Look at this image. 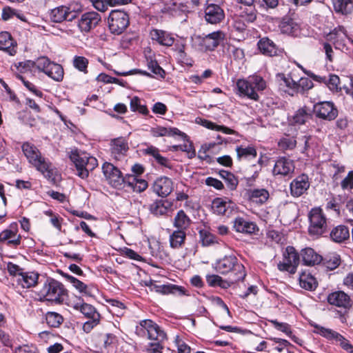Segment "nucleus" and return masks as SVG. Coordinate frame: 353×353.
Listing matches in <instances>:
<instances>
[{"label":"nucleus","mask_w":353,"mask_h":353,"mask_svg":"<svg viewBox=\"0 0 353 353\" xmlns=\"http://www.w3.org/2000/svg\"><path fill=\"white\" fill-rule=\"evenodd\" d=\"M190 219L183 210H179L174 218L173 225L178 229L177 230L185 231L190 227Z\"/></svg>","instance_id":"obj_38"},{"label":"nucleus","mask_w":353,"mask_h":353,"mask_svg":"<svg viewBox=\"0 0 353 353\" xmlns=\"http://www.w3.org/2000/svg\"><path fill=\"white\" fill-rule=\"evenodd\" d=\"M22 150L28 161L32 164L37 170L41 172L46 178L50 179L53 175L51 163L43 158L38 148L29 143H24Z\"/></svg>","instance_id":"obj_3"},{"label":"nucleus","mask_w":353,"mask_h":353,"mask_svg":"<svg viewBox=\"0 0 353 353\" xmlns=\"http://www.w3.org/2000/svg\"><path fill=\"white\" fill-rule=\"evenodd\" d=\"M236 209V205L228 198H215L212 202V212L217 215L230 216Z\"/></svg>","instance_id":"obj_16"},{"label":"nucleus","mask_w":353,"mask_h":353,"mask_svg":"<svg viewBox=\"0 0 353 353\" xmlns=\"http://www.w3.org/2000/svg\"><path fill=\"white\" fill-rule=\"evenodd\" d=\"M299 284L302 288L310 291L314 290L318 285L316 279L310 274L305 272L299 276Z\"/></svg>","instance_id":"obj_41"},{"label":"nucleus","mask_w":353,"mask_h":353,"mask_svg":"<svg viewBox=\"0 0 353 353\" xmlns=\"http://www.w3.org/2000/svg\"><path fill=\"white\" fill-rule=\"evenodd\" d=\"M70 8L67 6H59L52 9L50 14L52 21L54 23H61L63 21H72L75 19L74 12L68 11Z\"/></svg>","instance_id":"obj_27"},{"label":"nucleus","mask_w":353,"mask_h":353,"mask_svg":"<svg viewBox=\"0 0 353 353\" xmlns=\"http://www.w3.org/2000/svg\"><path fill=\"white\" fill-rule=\"evenodd\" d=\"M144 153L154 157L159 164L166 168H170V163L169 160L161 156L158 148L154 146H150L144 150Z\"/></svg>","instance_id":"obj_43"},{"label":"nucleus","mask_w":353,"mask_h":353,"mask_svg":"<svg viewBox=\"0 0 353 353\" xmlns=\"http://www.w3.org/2000/svg\"><path fill=\"white\" fill-rule=\"evenodd\" d=\"M151 39L157 41L161 46H172L174 43V39L172 34L166 31L153 29L150 32Z\"/></svg>","instance_id":"obj_29"},{"label":"nucleus","mask_w":353,"mask_h":353,"mask_svg":"<svg viewBox=\"0 0 353 353\" xmlns=\"http://www.w3.org/2000/svg\"><path fill=\"white\" fill-rule=\"evenodd\" d=\"M126 183L128 186L132 188L134 190L143 192L148 188V183L143 179H138L133 175L128 176Z\"/></svg>","instance_id":"obj_47"},{"label":"nucleus","mask_w":353,"mask_h":353,"mask_svg":"<svg viewBox=\"0 0 353 353\" xmlns=\"http://www.w3.org/2000/svg\"><path fill=\"white\" fill-rule=\"evenodd\" d=\"M270 322L276 329L285 333L288 336H291L292 331L290 325L286 323H279L276 320H270Z\"/></svg>","instance_id":"obj_61"},{"label":"nucleus","mask_w":353,"mask_h":353,"mask_svg":"<svg viewBox=\"0 0 353 353\" xmlns=\"http://www.w3.org/2000/svg\"><path fill=\"white\" fill-rule=\"evenodd\" d=\"M330 236L336 243H343L350 238L349 228L344 225H337L331 230Z\"/></svg>","instance_id":"obj_33"},{"label":"nucleus","mask_w":353,"mask_h":353,"mask_svg":"<svg viewBox=\"0 0 353 353\" xmlns=\"http://www.w3.org/2000/svg\"><path fill=\"white\" fill-rule=\"evenodd\" d=\"M174 50L178 52L180 58L183 59L186 54L185 49L186 47V41L184 39L176 40L174 43Z\"/></svg>","instance_id":"obj_60"},{"label":"nucleus","mask_w":353,"mask_h":353,"mask_svg":"<svg viewBox=\"0 0 353 353\" xmlns=\"http://www.w3.org/2000/svg\"><path fill=\"white\" fill-rule=\"evenodd\" d=\"M0 50L8 52L10 55H13L16 52L13 46V39L8 32L0 33Z\"/></svg>","instance_id":"obj_39"},{"label":"nucleus","mask_w":353,"mask_h":353,"mask_svg":"<svg viewBox=\"0 0 353 353\" xmlns=\"http://www.w3.org/2000/svg\"><path fill=\"white\" fill-rule=\"evenodd\" d=\"M183 140L186 141V142L179 146L180 150L185 152L188 154V157L191 159L195 156V150L193 148L192 143L189 141L187 138Z\"/></svg>","instance_id":"obj_62"},{"label":"nucleus","mask_w":353,"mask_h":353,"mask_svg":"<svg viewBox=\"0 0 353 353\" xmlns=\"http://www.w3.org/2000/svg\"><path fill=\"white\" fill-rule=\"evenodd\" d=\"M175 342L177 347L178 353H190V347L187 345L182 339L177 337Z\"/></svg>","instance_id":"obj_64"},{"label":"nucleus","mask_w":353,"mask_h":353,"mask_svg":"<svg viewBox=\"0 0 353 353\" xmlns=\"http://www.w3.org/2000/svg\"><path fill=\"white\" fill-rule=\"evenodd\" d=\"M70 160L74 163L77 175L81 179L86 178L89 171L92 170L97 165V159L89 154L74 150L70 154Z\"/></svg>","instance_id":"obj_6"},{"label":"nucleus","mask_w":353,"mask_h":353,"mask_svg":"<svg viewBox=\"0 0 353 353\" xmlns=\"http://www.w3.org/2000/svg\"><path fill=\"white\" fill-rule=\"evenodd\" d=\"M172 202L168 200H157L150 205L151 213L157 216L167 214L169 212L173 210Z\"/></svg>","instance_id":"obj_28"},{"label":"nucleus","mask_w":353,"mask_h":353,"mask_svg":"<svg viewBox=\"0 0 353 353\" xmlns=\"http://www.w3.org/2000/svg\"><path fill=\"white\" fill-rule=\"evenodd\" d=\"M41 300L62 303L67 296V290L59 281L48 279L39 292Z\"/></svg>","instance_id":"obj_4"},{"label":"nucleus","mask_w":353,"mask_h":353,"mask_svg":"<svg viewBox=\"0 0 353 353\" xmlns=\"http://www.w3.org/2000/svg\"><path fill=\"white\" fill-rule=\"evenodd\" d=\"M327 302L332 305L342 308L351 307V299L350 296L343 291H336L330 293L327 298Z\"/></svg>","instance_id":"obj_24"},{"label":"nucleus","mask_w":353,"mask_h":353,"mask_svg":"<svg viewBox=\"0 0 353 353\" xmlns=\"http://www.w3.org/2000/svg\"><path fill=\"white\" fill-rule=\"evenodd\" d=\"M341 186L343 190L353 189V171L348 172L347 176L341 181Z\"/></svg>","instance_id":"obj_63"},{"label":"nucleus","mask_w":353,"mask_h":353,"mask_svg":"<svg viewBox=\"0 0 353 353\" xmlns=\"http://www.w3.org/2000/svg\"><path fill=\"white\" fill-rule=\"evenodd\" d=\"M310 183L308 176L301 174L296 176L290 183L291 194L294 197L303 195L310 188Z\"/></svg>","instance_id":"obj_20"},{"label":"nucleus","mask_w":353,"mask_h":353,"mask_svg":"<svg viewBox=\"0 0 353 353\" xmlns=\"http://www.w3.org/2000/svg\"><path fill=\"white\" fill-rule=\"evenodd\" d=\"M322 265L329 270H334L338 268L341 263V258L336 254H331L327 255L324 258L322 257L321 262Z\"/></svg>","instance_id":"obj_44"},{"label":"nucleus","mask_w":353,"mask_h":353,"mask_svg":"<svg viewBox=\"0 0 353 353\" xmlns=\"http://www.w3.org/2000/svg\"><path fill=\"white\" fill-rule=\"evenodd\" d=\"M326 40L332 43L335 49L342 52L347 50V44L353 45V40L347 36V30L343 26H338L326 35Z\"/></svg>","instance_id":"obj_9"},{"label":"nucleus","mask_w":353,"mask_h":353,"mask_svg":"<svg viewBox=\"0 0 353 353\" xmlns=\"http://www.w3.org/2000/svg\"><path fill=\"white\" fill-rule=\"evenodd\" d=\"M309 234L318 238L327 232V219L319 208H312L309 213Z\"/></svg>","instance_id":"obj_7"},{"label":"nucleus","mask_w":353,"mask_h":353,"mask_svg":"<svg viewBox=\"0 0 353 353\" xmlns=\"http://www.w3.org/2000/svg\"><path fill=\"white\" fill-rule=\"evenodd\" d=\"M294 170V165L292 160L280 157L276 160L272 172L274 175L288 176L293 173Z\"/></svg>","instance_id":"obj_25"},{"label":"nucleus","mask_w":353,"mask_h":353,"mask_svg":"<svg viewBox=\"0 0 353 353\" xmlns=\"http://www.w3.org/2000/svg\"><path fill=\"white\" fill-rule=\"evenodd\" d=\"M233 228L236 232L245 234H254L259 231V228L254 222L248 221L241 216L234 219Z\"/></svg>","instance_id":"obj_21"},{"label":"nucleus","mask_w":353,"mask_h":353,"mask_svg":"<svg viewBox=\"0 0 353 353\" xmlns=\"http://www.w3.org/2000/svg\"><path fill=\"white\" fill-rule=\"evenodd\" d=\"M313 111L316 117L327 121L334 120L338 115V110L331 101L316 103L314 105Z\"/></svg>","instance_id":"obj_15"},{"label":"nucleus","mask_w":353,"mask_h":353,"mask_svg":"<svg viewBox=\"0 0 353 353\" xmlns=\"http://www.w3.org/2000/svg\"><path fill=\"white\" fill-rule=\"evenodd\" d=\"M88 60L84 57L76 56L73 59V65L79 71L87 72Z\"/></svg>","instance_id":"obj_55"},{"label":"nucleus","mask_w":353,"mask_h":353,"mask_svg":"<svg viewBox=\"0 0 353 353\" xmlns=\"http://www.w3.org/2000/svg\"><path fill=\"white\" fill-rule=\"evenodd\" d=\"M150 288L152 291H154L163 295L169 294H178L179 295L185 294V291L183 287L171 283L161 285L156 282H151Z\"/></svg>","instance_id":"obj_26"},{"label":"nucleus","mask_w":353,"mask_h":353,"mask_svg":"<svg viewBox=\"0 0 353 353\" xmlns=\"http://www.w3.org/2000/svg\"><path fill=\"white\" fill-rule=\"evenodd\" d=\"M296 145V140L290 137H283L279 142V147L283 150H292L295 148Z\"/></svg>","instance_id":"obj_58"},{"label":"nucleus","mask_w":353,"mask_h":353,"mask_svg":"<svg viewBox=\"0 0 353 353\" xmlns=\"http://www.w3.org/2000/svg\"><path fill=\"white\" fill-rule=\"evenodd\" d=\"M332 3L337 13L348 14L353 11V0H332Z\"/></svg>","instance_id":"obj_37"},{"label":"nucleus","mask_w":353,"mask_h":353,"mask_svg":"<svg viewBox=\"0 0 353 353\" xmlns=\"http://www.w3.org/2000/svg\"><path fill=\"white\" fill-rule=\"evenodd\" d=\"M103 173L108 183L116 188H122L126 183L128 176L123 177L121 172L110 163H105L102 167Z\"/></svg>","instance_id":"obj_14"},{"label":"nucleus","mask_w":353,"mask_h":353,"mask_svg":"<svg viewBox=\"0 0 353 353\" xmlns=\"http://www.w3.org/2000/svg\"><path fill=\"white\" fill-rule=\"evenodd\" d=\"M276 80L279 82L280 85H284L294 92L296 81L290 75L285 76L283 73H279L276 75Z\"/></svg>","instance_id":"obj_51"},{"label":"nucleus","mask_w":353,"mask_h":353,"mask_svg":"<svg viewBox=\"0 0 353 353\" xmlns=\"http://www.w3.org/2000/svg\"><path fill=\"white\" fill-rule=\"evenodd\" d=\"M101 15L94 11L83 13L78 21V27L82 32H89L101 21Z\"/></svg>","instance_id":"obj_17"},{"label":"nucleus","mask_w":353,"mask_h":353,"mask_svg":"<svg viewBox=\"0 0 353 353\" xmlns=\"http://www.w3.org/2000/svg\"><path fill=\"white\" fill-rule=\"evenodd\" d=\"M312 117L311 111L306 106L299 108L292 117V123L303 125Z\"/></svg>","instance_id":"obj_40"},{"label":"nucleus","mask_w":353,"mask_h":353,"mask_svg":"<svg viewBox=\"0 0 353 353\" xmlns=\"http://www.w3.org/2000/svg\"><path fill=\"white\" fill-rule=\"evenodd\" d=\"M92 6L100 12H105L108 6H115L117 5H125L129 3L131 0H89Z\"/></svg>","instance_id":"obj_34"},{"label":"nucleus","mask_w":353,"mask_h":353,"mask_svg":"<svg viewBox=\"0 0 353 353\" xmlns=\"http://www.w3.org/2000/svg\"><path fill=\"white\" fill-rule=\"evenodd\" d=\"M237 157L239 159L249 158L256 157V150L252 146L243 147L242 145L238 146L236 148Z\"/></svg>","instance_id":"obj_50"},{"label":"nucleus","mask_w":353,"mask_h":353,"mask_svg":"<svg viewBox=\"0 0 353 353\" xmlns=\"http://www.w3.org/2000/svg\"><path fill=\"white\" fill-rule=\"evenodd\" d=\"M186 238V233L183 230L174 231L170 236V245L172 248L178 249L181 248Z\"/></svg>","instance_id":"obj_42"},{"label":"nucleus","mask_w":353,"mask_h":353,"mask_svg":"<svg viewBox=\"0 0 353 353\" xmlns=\"http://www.w3.org/2000/svg\"><path fill=\"white\" fill-rule=\"evenodd\" d=\"M313 327L315 328V333L329 340H334L343 349L350 353H353V345L339 333L332 329L326 328L317 324L313 325Z\"/></svg>","instance_id":"obj_13"},{"label":"nucleus","mask_w":353,"mask_h":353,"mask_svg":"<svg viewBox=\"0 0 353 353\" xmlns=\"http://www.w3.org/2000/svg\"><path fill=\"white\" fill-rule=\"evenodd\" d=\"M199 236L203 246H208L215 242L214 236L206 230H200Z\"/></svg>","instance_id":"obj_56"},{"label":"nucleus","mask_w":353,"mask_h":353,"mask_svg":"<svg viewBox=\"0 0 353 353\" xmlns=\"http://www.w3.org/2000/svg\"><path fill=\"white\" fill-rule=\"evenodd\" d=\"M249 200L257 204L265 203L269 198V192L265 188L250 189L247 191Z\"/></svg>","instance_id":"obj_32"},{"label":"nucleus","mask_w":353,"mask_h":353,"mask_svg":"<svg viewBox=\"0 0 353 353\" xmlns=\"http://www.w3.org/2000/svg\"><path fill=\"white\" fill-rule=\"evenodd\" d=\"M242 19L248 23H252L256 19V11L253 6H248L245 10L242 11L239 15Z\"/></svg>","instance_id":"obj_52"},{"label":"nucleus","mask_w":353,"mask_h":353,"mask_svg":"<svg viewBox=\"0 0 353 353\" xmlns=\"http://www.w3.org/2000/svg\"><path fill=\"white\" fill-rule=\"evenodd\" d=\"M204 17L207 23L217 24L225 19V12L220 6L210 3L205 8Z\"/></svg>","instance_id":"obj_19"},{"label":"nucleus","mask_w":353,"mask_h":353,"mask_svg":"<svg viewBox=\"0 0 353 353\" xmlns=\"http://www.w3.org/2000/svg\"><path fill=\"white\" fill-rule=\"evenodd\" d=\"M300 262V256L292 246H288L283 252V260L277 267L280 271H286L294 274Z\"/></svg>","instance_id":"obj_11"},{"label":"nucleus","mask_w":353,"mask_h":353,"mask_svg":"<svg viewBox=\"0 0 353 353\" xmlns=\"http://www.w3.org/2000/svg\"><path fill=\"white\" fill-rule=\"evenodd\" d=\"M173 182L171 179L162 176L158 178L153 184V191L159 196L165 197L173 190Z\"/></svg>","instance_id":"obj_22"},{"label":"nucleus","mask_w":353,"mask_h":353,"mask_svg":"<svg viewBox=\"0 0 353 353\" xmlns=\"http://www.w3.org/2000/svg\"><path fill=\"white\" fill-rule=\"evenodd\" d=\"M301 256L303 264L307 266L319 264L322 261V256L311 248L303 249L301 251Z\"/></svg>","instance_id":"obj_30"},{"label":"nucleus","mask_w":353,"mask_h":353,"mask_svg":"<svg viewBox=\"0 0 353 353\" xmlns=\"http://www.w3.org/2000/svg\"><path fill=\"white\" fill-rule=\"evenodd\" d=\"M39 274L34 272H22L18 282L24 288H30L37 284Z\"/></svg>","instance_id":"obj_36"},{"label":"nucleus","mask_w":353,"mask_h":353,"mask_svg":"<svg viewBox=\"0 0 353 353\" xmlns=\"http://www.w3.org/2000/svg\"><path fill=\"white\" fill-rule=\"evenodd\" d=\"M314 84L312 80L307 77H301L299 79V81H296L294 92L303 93L305 91L312 88Z\"/></svg>","instance_id":"obj_49"},{"label":"nucleus","mask_w":353,"mask_h":353,"mask_svg":"<svg viewBox=\"0 0 353 353\" xmlns=\"http://www.w3.org/2000/svg\"><path fill=\"white\" fill-rule=\"evenodd\" d=\"M265 87V81L259 76L250 77L248 79H239L236 82L239 95L254 101H258L259 98L257 91H262Z\"/></svg>","instance_id":"obj_5"},{"label":"nucleus","mask_w":353,"mask_h":353,"mask_svg":"<svg viewBox=\"0 0 353 353\" xmlns=\"http://www.w3.org/2000/svg\"><path fill=\"white\" fill-rule=\"evenodd\" d=\"M128 150V143L122 137L114 139L111 141L110 149L111 157L117 161L123 159Z\"/></svg>","instance_id":"obj_18"},{"label":"nucleus","mask_w":353,"mask_h":353,"mask_svg":"<svg viewBox=\"0 0 353 353\" xmlns=\"http://www.w3.org/2000/svg\"><path fill=\"white\" fill-rule=\"evenodd\" d=\"M215 270L223 274L231 272L233 276L232 282L243 281L246 276L243 265L239 263L234 255L225 256L218 260L215 263Z\"/></svg>","instance_id":"obj_2"},{"label":"nucleus","mask_w":353,"mask_h":353,"mask_svg":"<svg viewBox=\"0 0 353 353\" xmlns=\"http://www.w3.org/2000/svg\"><path fill=\"white\" fill-rule=\"evenodd\" d=\"M326 85L333 92H338L341 90L340 79L336 74H330L327 80Z\"/></svg>","instance_id":"obj_53"},{"label":"nucleus","mask_w":353,"mask_h":353,"mask_svg":"<svg viewBox=\"0 0 353 353\" xmlns=\"http://www.w3.org/2000/svg\"><path fill=\"white\" fill-rule=\"evenodd\" d=\"M148 67L154 74L163 78L165 76V71L154 60H148Z\"/></svg>","instance_id":"obj_59"},{"label":"nucleus","mask_w":353,"mask_h":353,"mask_svg":"<svg viewBox=\"0 0 353 353\" xmlns=\"http://www.w3.org/2000/svg\"><path fill=\"white\" fill-rule=\"evenodd\" d=\"M21 235L19 234L17 222L11 223L8 228L0 232V243L12 248H17L21 243Z\"/></svg>","instance_id":"obj_12"},{"label":"nucleus","mask_w":353,"mask_h":353,"mask_svg":"<svg viewBox=\"0 0 353 353\" xmlns=\"http://www.w3.org/2000/svg\"><path fill=\"white\" fill-rule=\"evenodd\" d=\"M129 25V17L121 10H112L108 17L109 28L113 34H120Z\"/></svg>","instance_id":"obj_10"},{"label":"nucleus","mask_w":353,"mask_h":353,"mask_svg":"<svg viewBox=\"0 0 353 353\" xmlns=\"http://www.w3.org/2000/svg\"><path fill=\"white\" fill-rule=\"evenodd\" d=\"M48 325L52 327H58L63 321V316L55 312H48L46 314Z\"/></svg>","instance_id":"obj_48"},{"label":"nucleus","mask_w":353,"mask_h":353,"mask_svg":"<svg viewBox=\"0 0 353 353\" xmlns=\"http://www.w3.org/2000/svg\"><path fill=\"white\" fill-rule=\"evenodd\" d=\"M280 28L283 33L292 34L297 30V26L292 20H286L281 23Z\"/></svg>","instance_id":"obj_54"},{"label":"nucleus","mask_w":353,"mask_h":353,"mask_svg":"<svg viewBox=\"0 0 353 353\" xmlns=\"http://www.w3.org/2000/svg\"><path fill=\"white\" fill-rule=\"evenodd\" d=\"M258 47L263 54L270 57L277 54L278 48L276 46L268 37L261 39L258 42Z\"/></svg>","instance_id":"obj_35"},{"label":"nucleus","mask_w":353,"mask_h":353,"mask_svg":"<svg viewBox=\"0 0 353 353\" xmlns=\"http://www.w3.org/2000/svg\"><path fill=\"white\" fill-rule=\"evenodd\" d=\"M152 134L154 137H173L175 135L180 136L182 139H185L187 135L181 132L178 128H165L161 126H157L156 128H152L151 130Z\"/></svg>","instance_id":"obj_31"},{"label":"nucleus","mask_w":353,"mask_h":353,"mask_svg":"<svg viewBox=\"0 0 353 353\" xmlns=\"http://www.w3.org/2000/svg\"><path fill=\"white\" fill-rule=\"evenodd\" d=\"M225 39V34L221 30L210 33L201 39V46L206 50H214Z\"/></svg>","instance_id":"obj_23"},{"label":"nucleus","mask_w":353,"mask_h":353,"mask_svg":"<svg viewBox=\"0 0 353 353\" xmlns=\"http://www.w3.org/2000/svg\"><path fill=\"white\" fill-rule=\"evenodd\" d=\"M50 67L45 74L56 81H62L64 74L62 66L60 64L53 63Z\"/></svg>","instance_id":"obj_45"},{"label":"nucleus","mask_w":353,"mask_h":353,"mask_svg":"<svg viewBox=\"0 0 353 353\" xmlns=\"http://www.w3.org/2000/svg\"><path fill=\"white\" fill-rule=\"evenodd\" d=\"M54 62H52L46 57H41L37 59L36 62H34V65L37 68L44 73L47 71V70L50 68V65L53 64Z\"/></svg>","instance_id":"obj_57"},{"label":"nucleus","mask_w":353,"mask_h":353,"mask_svg":"<svg viewBox=\"0 0 353 353\" xmlns=\"http://www.w3.org/2000/svg\"><path fill=\"white\" fill-rule=\"evenodd\" d=\"M64 276L66 278L67 281L72 283L73 287L75 288V289L81 294L86 296L91 295L88 286L86 284L69 274H65Z\"/></svg>","instance_id":"obj_46"},{"label":"nucleus","mask_w":353,"mask_h":353,"mask_svg":"<svg viewBox=\"0 0 353 353\" xmlns=\"http://www.w3.org/2000/svg\"><path fill=\"white\" fill-rule=\"evenodd\" d=\"M73 307L89 319L83 325V329L85 332H90L94 327L99 323L101 316L92 305L86 303H77Z\"/></svg>","instance_id":"obj_8"},{"label":"nucleus","mask_w":353,"mask_h":353,"mask_svg":"<svg viewBox=\"0 0 353 353\" xmlns=\"http://www.w3.org/2000/svg\"><path fill=\"white\" fill-rule=\"evenodd\" d=\"M135 332L140 337L154 341L148 346V352L161 353V343L165 340L166 334L155 322L150 319L141 321L136 327Z\"/></svg>","instance_id":"obj_1"}]
</instances>
